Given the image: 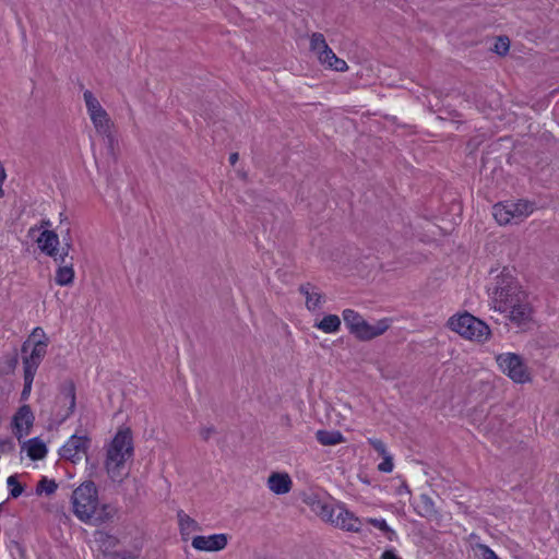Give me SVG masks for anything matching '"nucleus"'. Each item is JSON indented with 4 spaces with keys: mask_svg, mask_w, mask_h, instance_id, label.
Returning a JSON list of instances; mask_svg holds the SVG:
<instances>
[{
    "mask_svg": "<svg viewBox=\"0 0 559 559\" xmlns=\"http://www.w3.org/2000/svg\"><path fill=\"white\" fill-rule=\"evenodd\" d=\"M491 290L493 309L504 314L508 322L520 331L530 329L534 309L528 294L522 289L518 280L504 269L495 281Z\"/></svg>",
    "mask_w": 559,
    "mask_h": 559,
    "instance_id": "nucleus-1",
    "label": "nucleus"
},
{
    "mask_svg": "<svg viewBox=\"0 0 559 559\" xmlns=\"http://www.w3.org/2000/svg\"><path fill=\"white\" fill-rule=\"evenodd\" d=\"M73 512L85 524L100 526L111 522L117 510L111 504L99 507L98 490L94 481L81 484L72 493Z\"/></svg>",
    "mask_w": 559,
    "mask_h": 559,
    "instance_id": "nucleus-2",
    "label": "nucleus"
},
{
    "mask_svg": "<svg viewBox=\"0 0 559 559\" xmlns=\"http://www.w3.org/2000/svg\"><path fill=\"white\" fill-rule=\"evenodd\" d=\"M536 209L535 201L525 199L507 200L498 202L492 206V215L501 226L509 224L518 225L532 215Z\"/></svg>",
    "mask_w": 559,
    "mask_h": 559,
    "instance_id": "nucleus-3",
    "label": "nucleus"
},
{
    "mask_svg": "<svg viewBox=\"0 0 559 559\" xmlns=\"http://www.w3.org/2000/svg\"><path fill=\"white\" fill-rule=\"evenodd\" d=\"M449 328L467 340L484 342L490 334L489 326L471 313L453 316L449 319Z\"/></svg>",
    "mask_w": 559,
    "mask_h": 559,
    "instance_id": "nucleus-4",
    "label": "nucleus"
},
{
    "mask_svg": "<svg viewBox=\"0 0 559 559\" xmlns=\"http://www.w3.org/2000/svg\"><path fill=\"white\" fill-rule=\"evenodd\" d=\"M496 361L503 373L516 383L530 381V373L523 358L514 353H503L496 357Z\"/></svg>",
    "mask_w": 559,
    "mask_h": 559,
    "instance_id": "nucleus-5",
    "label": "nucleus"
},
{
    "mask_svg": "<svg viewBox=\"0 0 559 559\" xmlns=\"http://www.w3.org/2000/svg\"><path fill=\"white\" fill-rule=\"evenodd\" d=\"M83 98L85 102V106L87 109V112L90 115V118L102 136H110V128H111V120L107 114V111L103 108L99 100L94 96V94L86 90L83 93Z\"/></svg>",
    "mask_w": 559,
    "mask_h": 559,
    "instance_id": "nucleus-6",
    "label": "nucleus"
},
{
    "mask_svg": "<svg viewBox=\"0 0 559 559\" xmlns=\"http://www.w3.org/2000/svg\"><path fill=\"white\" fill-rule=\"evenodd\" d=\"M47 340L45 341H37L33 344L32 350L29 354L28 349L31 347V337L27 338L21 347L23 356V370L25 374L35 376L37 372V369L39 365L41 364L46 352H47Z\"/></svg>",
    "mask_w": 559,
    "mask_h": 559,
    "instance_id": "nucleus-7",
    "label": "nucleus"
},
{
    "mask_svg": "<svg viewBox=\"0 0 559 559\" xmlns=\"http://www.w3.org/2000/svg\"><path fill=\"white\" fill-rule=\"evenodd\" d=\"M91 445V439L87 436L73 435L60 448L59 455L63 460L78 463L82 459V454H86Z\"/></svg>",
    "mask_w": 559,
    "mask_h": 559,
    "instance_id": "nucleus-8",
    "label": "nucleus"
},
{
    "mask_svg": "<svg viewBox=\"0 0 559 559\" xmlns=\"http://www.w3.org/2000/svg\"><path fill=\"white\" fill-rule=\"evenodd\" d=\"M133 454L124 453V451L107 450L105 467L112 480H121L124 473V463Z\"/></svg>",
    "mask_w": 559,
    "mask_h": 559,
    "instance_id": "nucleus-9",
    "label": "nucleus"
},
{
    "mask_svg": "<svg viewBox=\"0 0 559 559\" xmlns=\"http://www.w3.org/2000/svg\"><path fill=\"white\" fill-rule=\"evenodd\" d=\"M57 399L59 402L69 404L64 413L60 415V423H63L73 415L76 406V390L73 380L67 379L60 384Z\"/></svg>",
    "mask_w": 559,
    "mask_h": 559,
    "instance_id": "nucleus-10",
    "label": "nucleus"
},
{
    "mask_svg": "<svg viewBox=\"0 0 559 559\" xmlns=\"http://www.w3.org/2000/svg\"><path fill=\"white\" fill-rule=\"evenodd\" d=\"M333 525L347 532L359 533L362 522L345 504H337V513L333 521Z\"/></svg>",
    "mask_w": 559,
    "mask_h": 559,
    "instance_id": "nucleus-11",
    "label": "nucleus"
},
{
    "mask_svg": "<svg viewBox=\"0 0 559 559\" xmlns=\"http://www.w3.org/2000/svg\"><path fill=\"white\" fill-rule=\"evenodd\" d=\"M227 534H213L210 536H195L192 539V547L201 551H219L227 546Z\"/></svg>",
    "mask_w": 559,
    "mask_h": 559,
    "instance_id": "nucleus-12",
    "label": "nucleus"
},
{
    "mask_svg": "<svg viewBox=\"0 0 559 559\" xmlns=\"http://www.w3.org/2000/svg\"><path fill=\"white\" fill-rule=\"evenodd\" d=\"M389 328V319H381L377 321L376 324H370L366 320H364L356 330V333H354L353 335L357 340L366 342L382 335L384 332L388 331Z\"/></svg>",
    "mask_w": 559,
    "mask_h": 559,
    "instance_id": "nucleus-13",
    "label": "nucleus"
},
{
    "mask_svg": "<svg viewBox=\"0 0 559 559\" xmlns=\"http://www.w3.org/2000/svg\"><path fill=\"white\" fill-rule=\"evenodd\" d=\"M34 423V414L29 405H22L12 418V427L14 435L21 439L23 435H28Z\"/></svg>",
    "mask_w": 559,
    "mask_h": 559,
    "instance_id": "nucleus-14",
    "label": "nucleus"
},
{
    "mask_svg": "<svg viewBox=\"0 0 559 559\" xmlns=\"http://www.w3.org/2000/svg\"><path fill=\"white\" fill-rule=\"evenodd\" d=\"M38 248L43 253L52 258L59 263V236L53 230L45 229L36 240Z\"/></svg>",
    "mask_w": 559,
    "mask_h": 559,
    "instance_id": "nucleus-15",
    "label": "nucleus"
},
{
    "mask_svg": "<svg viewBox=\"0 0 559 559\" xmlns=\"http://www.w3.org/2000/svg\"><path fill=\"white\" fill-rule=\"evenodd\" d=\"M267 486L276 495H285L290 491L293 481L286 473H272L267 479Z\"/></svg>",
    "mask_w": 559,
    "mask_h": 559,
    "instance_id": "nucleus-16",
    "label": "nucleus"
},
{
    "mask_svg": "<svg viewBox=\"0 0 559 559\" xmlns=\"http://www.w3.org/2000/svg\"><path fill=\"white\" fill-rule=\"evenodd\" d=\"M108 450L120 452L124 451V453L133 454L131 430L129 428L118 430Z\"/></svg>",
    "mask_w": 559,
    "mask_h": 559,
    "instance_id": "nucleus-17",
    "label": "nucleus"
},
{
    "mask_svg": "<svg viewBox=\"0 0 559 559\" xmlns=\"http://www.w3.org/2000/svg\"><path fill=\"white\" fill-rule=\"evenodd\" d=\"M416 513L425 519L433 520L438 518V510L433 500L426 493L419 496L415 504Z\"/></svg>",
    "mask_w": 559,
    "mask_h": 559,
    "instance_id": "nucleus-18",
    "label": "nucleus"
},
{
    "mask_svg": "<svg viewBox=\"0 0 559 559\" xmlns=\"http://www.w3.org/2000/svg\"><path fill=\"white\" fill-rule=\"evenodd\" d=\"M74 270H73V258L69 260L64 258L63 263H59V267L56 271L55 281L60 286H68L73 283Z\"/></svg>",
    "mask_w": 559,
    "mask_h": 559,
    "instance_id": "nucleus-19",
    "label": "nucleus"
},
{
    "mask_svg": "<svg viewBox=\"0 0 559 559\" xmlns=\"http://www.w3.org/2000/svg\"><path fill=\"white\" fill-rule=\"evenodd\" d=\"M94 540L98 545L99 549L103 551V555L112 554L111 550L116 548V546L119 543L116 536L102 530L95 531Z\"/></svg>",
    "mask_w": 559,
    "mask_h": 559,
    "instance_id": "nucleus-20",
    "label": "nucleus"
},
{
    "mask_svg": "<svg viewBox=\"0 0 559 559\" xmlns=\"http://www.w3.org/2000/svg\"><path fill=\"white\" fill-rule=\"evenodd\" d=\"M316 439L322 445H336L345 441L344 436L338 430H318Z\"/></svg>",
    "mask_w": 559,
    "mask_h": 559,
    "instance_id": "nucleus-21",
    "label": "nucleus"
},
{
    "mask_svg": "<svg viewBox=\"0 0 559 559\" xmlns=\"http://www.w3.org/2000/svg\"><path fill=\"white\" fill-rule=\"evenodd\" d=\"M312 510L324 521L333 524L335 515L337 513V506L317 500L312 502Z\"/></svg>",
    "mask_w": 559,
    "mask_h": 559,
    "instance_id": "nucleus-22",
    "label": "nucleus"
},
{
    "mask_svg": "<svg viewBox=\"0 0 559 559\" xmlns=\"http://www.w3.org/2000/svg\"><path fill=\"white\" fill-rule=\"evenodd\" d=\"M48 450L46 444L38 438H32L27 441V456L33 461L43 460Z\"/></svg>",
    "mask_w": 559,
    "mask_h": 559,
    "instance_id": "nucleus-23",
    "label": "nucleus"
},
{
    "mask_svg": "<svg viewBox=\"0 0 559 559\" xmlns=\"http://www.w3.org/2000/svg\"><path fill=\"white\" fill-rule=\"evenodd\" d=\"M177 518L180 533L183 539H187L186 536H188L191 532L200 530L198 522L188 514H186L185 511L179 510L177 512Z\"/></svg>",
    "mask_w": 559,
    "mask_h": 559,
    "instance_id": "nucleus-24",
    "label": "nucleus"
},
{
    "mask_svg": "<svg viewBox=\"0 0 559 559\" xmlns=\"http://www.w3.org/2000/svg\"><path fill=\"white\" fill-rule=\"evenodd\" d=\"M344 323L350 334L356 333L360 323L365 320L357 311L353 309H345L342 312Z\"/></svg>",
    "mask_w": 559,
    "mask_h": 559,
    "instance_id": "nucleus-25",
    "label": "nucleus"
},
{
    "mask_svg": "<svg viewBox=\"0 0 559 559\" xmlns=\"http://www.w3.org/2000/svg\"><path fill=\"white\" fill-rule=\"evenodd\" d=\"M316 326L325 333H335L341 328V319L336 314H326Z\"/></svg>",
    "mask_w": 559,
    "mask_h": 559,
    "instance_id": "nucleus-26",
    "label": "nucleus"
},
{
    "mask_svg": "<svg viewBox=\"0 0 559 559\" xmlns=\"http://www.w3.org/2000/svg\"><path fill=\"white\" fill-rule=\"evenodd\" d=\"M366 521L369 524H371L372 526L380 530L384 534V536L388 540H390V542L397 540L399 536H397L396 532L388 525V523L384 519L368 518Z\"/></svg>",
    "mask_w": 559,
    "mask_h": 559,
    "instance_id": "nucleus-27",
    "label": "nucleus"
},
{
    "mask_svg": "<svg viewBox=\"0 0 559 559\" xmlns=\"http://www.w3.org/2000/svg\"><path fill=\"white\" fill-rule=\"evenodd\" d=\"M329 46L326 40L321 33H313L310 37V50L317 55H322V52L328 49Z\"/></svg>",
    "mask_w": 559,
    "mask_h": 559,
    "instance_id": "nucleus-28",
    "label": "nucleus"
},
{
    "mask_svg": "<svg viewBox=\"0 0 559 559\" xmlns=\"http://www.w3.org/2000/svg\"><path fill=\"white\" fill-rule=\"evenodd\" d=\"M7 484L9 487V497L10 498L15 499L23 493L24 487L17 480L16 475L9 476V478L7 479Z\"/></svg>",
    "mask_w": 559,
    "mask_h": 559,
    "instance_id": "nucleus-29",
    "label": "nucleus"
},
{
    "mask_svg": "<svg viewBox=\"0 0 559 559\" xmlns=\"http://www.w3.org/2000/svg\"><path fill=\"white\" fill-rule=\"evenodd\" d=\"M58 488L57 483L53 479H48L47 477H43L36 487V492L41 493L45 492L46 495H52L56 492Z\"/></svg>",
    "mask_w": 559,
    "mask_h": 559,
    "instance_id": "nucleus-30",
    "label": "nucleus"
},
{
    "mask_svg": "<svg viewBox=\"0 0 559 559\" xmlns=\"http://www.w3.org/2000/svg\"><path fill=\"white\" fill-rule=\"evenodd\" d=\"M63 246L61 248V252H59V263L64 262V258H69V251L72 249V237L70 228H67L66 234L62 236Z\"/></svg>",
    "mask_w": 559,
    "mask_h": 559,
    "instance_id": "nucleus-31",
    "label": "nucleus"
},
{
    "mask_svg": "<svg viewBox=\"0 0 559 559\" xmlns=\"http://www.w3.org/2000/svg\"><path fill=\"white\" fill-rule=\"evenodd\" d=\"M323 296L319 293H311L306 297V306L309 310H316L320 307Z\"/></svg>",
    "mask_w": 559,
    "mask_h": 559,
    "instance_id": "nucleus-32",
    "label": "nucleus"
},
{
    "mask_svg": "<svg viewBox=\"0 0 559 559\" xmlns=\"http://www.w3.org/2000/svg\"><path fill=\"white\" fill-rule=\"evenodd\" d=\"M510 40L508 37H499L495 44L493 51L499 56H504L509 51Z\"/></svg>",
    "mask_w": 559,
    "mask_h": 559,
    "instance_id": "nucleus-33",
    "label": "nucleus"
},
{
    "mask_svg": "<svg viewBox=\"0 0 559 559\" xmlns=\"http://www.w3.org/2000/svg\"><path fill=\"white\" fill-rule=\"evenodd\" d=\"M17 364H19V355H17L16 350H14L13 354L8 355L5 357V361L3 364L7 374L12 373L15 370Z\"/></svg>",
    "mask_w": 559,
    "mask_h": 559,
    "instance_id": "nucleus-34",
    "label": "nucleus"
},
{
    "mask_svg": "<svg viewBox=\"0 0 559 559\" xmlns=\"http://www.w3.org/2000/svg\"><path fill=\"white\" fill-rule=\"evenodd\" d=\"M478 558L479 559H500L496 552L487 545H477Z\"/></svg>",
    "mask_w": 559,
    "mask_h": 559,
    "instance_id": "nucleus-35",
    "label": "nucleus"
},
{
    "mask_svg": "<svg viewBox=\"0 0 559 559\" xmlns=\"http://www.w3.org/2000/svg\"><path fill=\"white\" fill-rule=\"evenodd\" d=\"M34 378H35V376L24 373V385H23V390L21 393L22 401H26L29 397Z\"/></svg>",
    "mask_w": 559,
    "mask_h": 559,
    "instance_id": "nucleus-36",
    "label": "nucleus"
},
{
    "mask_svg": "<svg viewBox=\"0 0 559 559\" xmlns=\"http://www.w3.org/2000/svg\"><path fill=\"white\" fill-rule=\"evenodd\" d=\"M368 443L381 456L388 454L386 447L382 440L377 439V438H370V439H368Z\"/></svg>",
    "mask_w": 559,
    "mask_h": 559,
    "instance_id": "nucleus-37",
    "label": "nucleus"
},
{
    "mask_svg": "<svg viewBox=\"0 0 559 559\" xmlns=\"http://www.w3.org/2000/svg\"><path fill=\"white\" fill-rule=\"evenodd\" d=\"M383 461L378 465V469L382 473H391L393 469V460L392 456L388 453L382 455Z\"/></svg>",
    "mask_w": 559,
    "mask_h": 559,
    "instance_id": "nucleus-38",
    "label": "nucleus"
},
{
    "mask_svg": "<svg viewBox=\"0 0 559 559\" xmlns=\"http://www.w3.org/2000/svg\"><path fill=\"white\" fill-rule=\"evenodd\" d=\"M336 55L329 47L322 52V55L318 56V60L320 61L321 64L329 67V64L333 61Z\"/></svg>",
    "mask_w": 559,
    "mask_h": 559,
    "instance_id": "nucleus-39",
    "label": "nucleus"
},
{
    "mask_svg": "<svg viewBox=\"0 0 559 559\" xmlns=\"http://www.w3.org/2000/svg\"><path fill=\"white\" fill-rule=\"evenodd\" d=\"M329 68L340 72H345L348 70L347 63L343 59H340L337 56L329 64Z\"/></svg>",
    "mask_w": 559,
    "mask_h": 559,
    "instance_id": "nucleus-40",
    "label": "nucleus"
},
{
    "mask_svg": "<svg viewBox=\"0 0 559 559\" xmlns=\"http://www.w3.org/2000/svg\"><path fill=\"white\" fill-rule=\"evenodd\" d=\"M14 450V442L11 438L0 439V453H8Z\"/></svg>",
    "mask_w": 559,
    "mask_h": 559,
    "instance_id": "nucleus-41",
    "label": "nucleus"
},
{
    "mask_svg": "<svg viewBox=\"0 0 559 559\" xmlns=\"http://www.w3.org/2000/svg\"><path fill=\"white\" fill-rule=\"evenodd\" d=\"M216 432L214 426L204 427L200 430V436L204 441H207L213 433Z\"/></svg>",
    "mask_w": 559,
    "mask_h": 559,
    "instance_id": "nucleus-42",
    "label": "nucleus"
},
{
    "mask_svg": "<svg viewBox=\"0 0 559 559\" xmlns=\"http://www.w3.org/2000/svg\"><path fill=\"white\" fill-rule=\"evenodd\" d=\"M380 559H402L394 548L385 549L381 556Z\"/></svg>",
    "mask_w": 559,
    "mask_h": 559,
    "instance_id": "nucleus-43",
    "label": "nucleus"
},
{
    "mask_svg": "<svg viewBox=\"0 0 559 559\" xmlns=\"http://www.w3.org/2000/svg\"><path fill=\"white\" fill-rule=\"evenodd\" d=\"M118 142H112V141H109L106 143V152L108 155L111 156L112 160H116L117 157H116V153H115V150H116V144Z\"/></svg>",
    "mask_w": 559,
    "mask_h": 559,
    "instance_id": "nucleus-44",
    "label": "nucleus"
},
{
    "mask_svg": "<svg viewBox=\"0 0 559 559\" xmlns=\"http://www.w3.org/2000/svg\"><path fill=\"white\" fill-rule=\"evenodd\" d=\"M312 285L310 283H306L299 286V292L301 295L307 297L311 292Z\"/></svg>",
    "mask_w": 559,
    "mask_h": 559,
    "instance_id": "nucleus-45",
    "label": "nucleus"
},
{
    "mask_svg": "<svg viewBox=\"0 0 559 559\" xmlns=\"http://www.w3.org/2000/svg\"><path fill=\"white\" fill-rule=\"evenodd\" d=\"M100 559H127L118 552L105 554Z\"/></svg>",
    "mask_w": 559,
    "mask_h": 559,
    "instance_id": "nucleus-46",
    "label": "nucleus"
},
{
    "mask_svg": "<svg viewBox=\"0 0 559 559\" xmlns=\"http://www.w3.org/2000/svg\"><path fill=\"white\" fill-rule=\"evenodd\" d=\"M36 335H41L43 337H45V332L41 328H35L33 333H32V336H36Z\"/></svg>",
    "mask_w": 559,
    "mask_h": 559,
    "instance_id": "nucleus-47",
    "label": "nucleus"
},
{
    "mask_svg": "<svg viewBox=\"0 0 559 559\" xmlns=\"http://www.w3.org/2000/svg\"><path fill=\"white\" fill-rule=\"evenodd\" d=\"M238 160V153H231L229 155V163L230 165H235Z\"/></svg>",
    "mask_w": 559,
    "mask_h": 559,
    "instance_id": "nucleus-48",
    "label": "nucleus"
},
{
    "mask_svg": "<svg viewBox=\"0 0 559 559\" xmlns=\"http://www.w3.org/2000/svg\"><path fill=\"white\" fill-rule=\"evenodd\" d=\"M51 226V223L49 219H41L40 222V228H48Z\"/></svg>",
    "mask_w": 559,
    "mask_h": 559,
    "instance_id": "nucleus-49",
    "label": "nucleus"
},
{
    "mask_svg": "<svg viewBox=\"0 0 559 559\" xmlns=\"http://www.w3.org/2000/svg\"><path fill=\"white\" fill-rule=\"evenodd\" d=\"M7 371L3 366H0V376H5Z\"/></svg>",
    "mask_w": 559,
    "mask_h": 559,
    "instance_id": "nucleus-50",
    "label": "nucleus"
},
{
    "mask_svg": "<svg viewBox=\"0 0 559 559\" xmlns=\"http://www.w3.org/2000/svg\"><path fill=\"white\" fill-rule=\"evenodd\" d=\"M92 150L95 151V143L92 142Z\"/></svg>",
    "mask_w": 559,
    "mask_h": 559,
    "instance_id": "nucleus-51",
    "label": "nucleus"
},
{
    "mask_svg": "<svg viewBox=\"0 0 559 559\" xmlns=\"http://www.w3.org/2000/svg\"><path fill=\"white\" fill-rule=\"evenodd\" d=\"M3 503H0V511H2Z\"/></svg>",
    "mask_w": 559,
    "mask_h": 559,
    "instance_id": "nucleus-52",
    "label": "nucleus"
}]
</instances>
